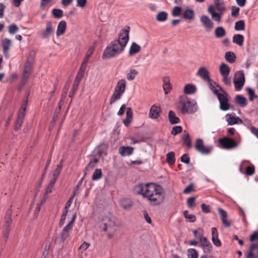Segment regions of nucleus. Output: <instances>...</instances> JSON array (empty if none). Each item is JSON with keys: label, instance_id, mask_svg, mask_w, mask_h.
<instances>
[{"label": "nucleus", "instance_id": "obj_1", "mask_svg": "<svg viewBox=\"0 0 258 258\" xmlns=\"http://www.w3.org/2000/svg\"><path fill=\"white\" fill-rule=\"evenodd\" d=\"M147 186L145 199L149 202L150 204L152 206H158L163 203L165 192L162 186L154 182L147 183Z\"/></svg>", "mask_w": 258, "mask_h": 258}, {"label": "nucleus", "instance_id": "obj_2", "mask_svg": "<svg viewBox=\"0 0 258 258\" xmlns=\"http://www.w3.org/2000/svg\"><path fill=\"white\" fill-rule=\"evenodd\" d=\"M177 108L182 114H192L197 111L198 106L194 100L186 96H181L177 104Z\"/></svg>", "mask_w": 258, "mask_h": 258}, {"label": "nucleus", "instance_id": "obj_3", "mask_svg": "<svg viewBox=\"0 0 258 258\" xmlns=\"http://www.w3.org/2000/svg\"><path fill=\"white\" fill-rule=\"evenodd\" d=\"M124 49L118 41H112L105 49L102 58L104 59L114 57L121 53Z\"/></svg>", "mask_w": 258, "mask_h": 258}, {"label": "nucleus", "instance_id": "obj_4", "mask_svg": "<svg viewBox=\"0 0 258 258\" xmlns=\"http://www.w3.org/2000/svg\"><path fill=\"white\" fill-rule=\"evenodd\" d=\"M217 86L222 92V93H220L219 91H215V95L217 96L220 102V108L223 111H227L230 108V105L228 102V93L219 85H217Z\"/></svg>", "mask_w": 258, "mask_h": 258}, {"label": "nucleus", "instance_id": "obj_5", "mask_svg": "<svg viewBox=\"0 0 258 258\" xmlns=\"http://www.w3.org/2000/svg\"><path fill=\"white\" fill-rule=\"evenodd\" d=\"M126 87V81L122 79L117 83L114 92L110 97V104H113L116 101L120 99L124 93Z\"/></svg>", "mask_w": 258, "mask_h": 258}, {"label": "nucleus", "instance_id": "obj_6", "mask_svg": "<svg viewBox=\"0 0 258 258\" xmlns=\"http://www.w3.org/2000/svg\"><path fill=\"white\" fill-rule=\"evenodd\" d=\"M249 239L251 241L257 240V242L250 244L247 252L246 258H258V231H254L250 236Z\"/></svg>", "mask_w": 258, "mask_h": 258}, {"label": "nucleus", "instance_id": "obj_7", "mask_svg": "<svg viewBox=\"0 0 258 258\" xmlns=\"http://www.w3.org/2000/svg\"><path fill=\"white\" fill-rule=\"evenodd\" d=\"M12 210L11 208L8 209L5 217V223L3 228V233L5 242H7L10 232V226L12 223Z\"/></svg>", "mask_w": 258, "mask_h": 258}, {"label": "nucleus", "instance_id": "obj_8", "mask_svg": "<svg viewBox=\"0 0 258 258\" xmlns=\"http://www.w3.org/2000/svg\"><path fill=\"white\" fill-rule=\"evenodd\" d=\"M130 31V27L128 25L124 26L118 34V39L114 41H118L119 45L124 49L126 46L129 40V33Z\"/></svg>", "mask_w": 258, "mask_h": 258}, {"label": "nucleus", "instance_id": "obj_9", "mask_svg": "<svg viewBox=\"0 0 258 258\" xmlns=\"http://www.w3.org/2000/svg\"><path fill=\"white\" fill-rule=\"evenodd\" d=\"M200 233H199V239L201 243V246L203 249L204 252L210 254L212 250V245L206 237L203 236L204 230L200 229Z\"/></svg>", "mask_w": 258, "mask_h": 258}, {"label": "nucleus", "instance_id": "obj_10", "mask_svg": "<svg viewBox=\"0 0 258 258\" xmlns=\"http://www.w3.org/2000/svg\"><path fill=\"white\" fill-rule=\"evenodd\" d=\"M233 82L236 90H241L245 83L244 74L243 71H237L235 73Z\"/></svg>", "mask_w": 258, "mask_h": 258}, {"label": "nucleus", "instance_id": "obj_11", "mask_svg": "<svg viewBox=\"0 0 258 258\" xmlns=\"http://www.w3.org/2000/svg\"><path fill=\"white\" fill-rule=\"evenodd\" d=\"M195 149L202 154L208 155L212 152L213 147L212 146L206 147L204 145L202 139H197L195 144Z\"/></svg>", "mask_w": 258, "mask_h": 258}, {"label": "nucleus", "instance_id": "obj_12", "mask_svg": "<svg viewBox=\"0 0 258 258\" xmlns=\"http://www.w3.org/2000/svg\"><path fill=\"white\" fill-rule=\"evenodd\" d=\"M218 142L225 149H231L238 146V144L233 139L227 137L219 139Z\"/></svg>", "mask_w": 258, "mask_h": 258}, {"label": "nucleus", "instance_id": "obj_13", "mask_svg": "<svg viewBox=\"0 0 258 258\" xmlns=\"http://www.w3.org/2000/svg\"><path fill=\"white\" fill-rule=\"evenodd\" d=\"M200 21L207 32H209L212 30L214 27V23L208 16L202 15L200 18Z\"/></svg>", "mask_w": 258, "mask_h": 258}, {"label": "nucleus", "instance_id": "obj_14", "mask_svg": "<svg viewBox=\"0 0 258 258\" xmlns=\"http://www.w3.org/2000/svg\"><path fill=\"white\" fill-rule=\"evenodd\" d=\"M218 212L220 215V219L224 227L228 228L231 225V222L227 220V213L221 208H218Z\"/></svg>", "mask_w": 258, "mask_h": 258}, {"label": "nucleus", "instance_id": "obj_15", "mask_svg": "<svg viewBox=\"0 0 258 258\" xmlns=\"http://www.w3.org/2000/svg\"><path fill=\"white\" fill-rule=\"evenodd\" d=\"M147 183H140L134 186L133 192L136 195H141L145 198V192L147 189Z\"/></svg>", "mask_w": 258, "mask_h": 258}, {"label": "nucleus", "instance_id": "obj_16", "mask_svg": "<svg viewBox=\"0 0 258 258\" xmlns=\"http://www.w3.org/2000/svg\"><path fill=\"white\" fill-rule=\"evenodd\" d=\"M161 112L160 107L156 105H153L150 109L149 116L152 119H157L159 117Z\"/></svg>", "mask_w": 258, "mask_h": 258}, {"label": "nucleus", "instance_id": "obj_17", "mask_svg": "<svg viewBox=\"0 0 258 258\" xmlns=\"http://www.w3.org/2000/svg\"><path fill=\"white\" fill-rule=\"evenodd\" d=\"M12 45V41L8 38H4L2 41V45L3 47V52L5 56L8 57L9 56V50Z\"/></svg>", "mask_w": 258, "mask_h": 258}, {"label": "nucleus", "instance_id": "obj_18", "mask_svg": "<svg viewBox=\"0 0 258 258\" xmlns=\"http://www.w3.org/2000/svg\"><path fill=\"white\" fill-rule=\"evenodd\" d=\"M53 33L54 29L52 22L51 21L47 22L46 28L41 34L42 37L44 38H48Z\"/></svg>", "mask_w": 258, "mask_h": 258}, {"label": "nucleus", "instance_id": "obj_19", "mask_svg": "<svg viewBox=\"0 0 258 258\" xmlns=\"http://www.w3.org/2000/svg\"><path fill=\"white\" fill-rule=\"evenodd\" d=\"M197 75L201 77L204 80L210 82L211 79L210 77V74L208 70L205 67H201L197 73Z\"/></svg>", "mask_w": 258, "mask_h": 258}, {"label": "nucleus", "instance_id": "obj_20", "mask_svg": "<svg viewBox=\"0 0 258 258\" xmlns=\"http://www.w3.org/2000/svg\"><path fill=\"white\" fill-rule=\"evenodd\" d=\"M134 148L131 146H121L118 150L119 153L122 157L130 156L133 153Z\"/></svg>", "mask_w": 258, "mask_h": 258}, {"label": "nucleus", "instance_id": "obj_21", "mask_svg": "<svg viewBox=\"0 0 258 258\" xmlns=\"http://www.w3.org/2000/svg\"><path fill=\"white\" fill-rule=\"evenodd\" d=\"M212 240L213 244L216 246H220L221 245V242L218 237V232L217 229L215 227L212 228Z\"/></svg>", "mask_w": 258, "mask_h": 258}, {"label": "nucleus", "instance_id": "obj_22", "mask_svg": "<svg viewBox=\"0 0 258 258\" xmlns=\"http://www.w3.org/2000/svg\"><path fill=\"white\" fill-rule=\"evenodd\" d=\"M67 23L64 20H61L58 23L57 27L56 34L57 36L63 35L66 30Z\"/></svg>", "mask_w": 258, "mask_h": 258}, {"label": "nucleus", "instance_id": "obj_23", "mask_svg": "<svg viewBox=\"0 0 258 258\" xmlns=\"http://www.w3.org/2000/svg\"><path fill=\"white\" fill-rule=\"evenodd\" d=\"M133 110L131 107L126 108V117L123 120V122L126 126H128L133 120Z\"/></svg>", "mask_w": 258, "mask_h": 258}, {"label": "nucleus", "instance_id": "obj_24", "mask_svg": "<svg viewBox=\"0 0 258 258\" xmlns=\"http://www.w3.org/2000/svg\"><path fill=\"white\" fill-rule=\"evenodd\" d=\"M163 89L165 94H168L172 89L171 84L170 82V79L168 77H164L163 78Z\"/></svg>", "mask_w": 258, "mask_h": 258}, {"label": "nucleus", "instance_id": "obj_25", "mask_svg": "<svg viewBox=\"0 0 258 258\" xmlns=\"http://www.w3.org/2000/svg\"><path fill=\"white\" fill-rule=\"evenodd\" d=\"M226 117L228 124L233 125L242 123V119L239 117L231 116L230 114H227L226 115Z\"/></svg>", "mask_w": 258, "mask_h": 258}, {"label": "nucleus", "instance_id": "obj_26", "mask_svg": "<svg viewBox=\"0 0 258 258\" xmlns=\"http://www.w3.org/2000/svg\"><path fill=\"white\" fill-rule=\"evenodd\" d=\"M234 101L241 107H244L247 104L246 98L241 95H237L234 98Z\"/></svg>", "mask_w": 258, "mask_h": 258}, {"label": "nucleus", "instance_id": "obj_27", "mask_svg": "<svg viewBox=\"0 0 258 258\" xmlns=\"http://www.w3.org/2000/svg\"><path fill=\"white\" fill-rule=\"evenodd\" d=\"M209 13L211 15L212 18L215 21L219 23L221 21V18L219 15L215 12V9L213 5H210L208 10Z\"/></svg>", "mask_w": 258, "mask_h": 258}, {"label": "nucleus", "instance_id": "obj_28", "mask_svg": "<svg viewBox=\"0 0 258 258\" xmlns=\"http://www.w3.org/2000/svg\"><path fill=\"white\" fill-rule=\"evenodd\" d=\"M120 206L125 210H130L133 206V202L130 199H123L119 201Z\"/></svg>", "mask_w": 258, "mask_h": 258}, {"label": "nucleus", "instance_id": "obj_29", "mask_svg": "<svg viewBox=\"0 0 258 258\" xmlns=\"http://www.w3.org/2000/svg\"><path fill=\"white\" fill-rule=\"evenodd\" d=\"M25 116L23 114V113H19L14 127L15 131H18L21 128Z\"/></svg>", "mask_w": 258, "mask_h": 258}, {"label": "nucleus", "instance_id": "obj_30", "mask_svg": "<svg viewBox=\"0 0 258 258\" xmlns=\"http://www.w3.org/2000/svg\"><path fill=\"white\" fill-rule=\"evenodd\" d=\"M72 229V228L68 227L66 226L63 227L60 233V238L62 243H63L65 240L69 236L70 231Z\"/></svg>", "mask_w": 258, "mask_h": 258}, {"label": "nucleus", "instance_id": "obj_31", "mask_svg": "<svg viewBox=\"0 0 258 258\" xmlns=\"http://www.w3.org/2000/svg\"><path fill=\"white\" fill-rule=\"evenodd\" d=\"M219 71L221 76L229 75L230 69V67L226 63L222 62L219 67Z\"/></svg>", "mask_w": 258, "mask_h": 258}, {"label": "nucleus", "instance_id": "obj_32", "mask_svg": "<svg viewBox=\"0 0 258 258\" xmlns=\"http://www.w3.org/2000/svg\"><path fill=\"white\" fill-rule=\"evenodd\" d=\"M141 49V46L139 45L135 42H133L132 45L130 47L129 55L131 56L134 55V54L140 52Z\"/></svg>", "mask_w": 258, "mask_h": 258}, {"label": "nucleus", "instance_id": "obj_33", "mask_svg": "<svg viewBox=\"0 0 258 258\" xmlns=\"http://www.w3.org/2000/svg\"><path fill=\"white\" fill-rule=\"evenodd\" d=\"M244 36L241 34H235L233 36L232 41L234 43L242 46L243 44Z\"/></svg>", "mask_w": 258, "mask_h": 258}, {"label": "nucleus", "instance_id": "obj_34", "mask_svg": "<svg viewBox=\"0 0 258 258\" xmlns=\"http://www.w3.org/2000/svg\"><path fill=\"white\" fill-rule=\"evenodd\" d=\"M50 159H49L47 160V163L46 164V165H45V167L44 169V171H43V173L42 175V177L40 180V182H39V185L38 186V187H37L36 189V192H35V196H37L38 192L39 191V189H40V187H41V185H42V183L43 182V178L45 175V174L47 172V168L49 165V164H50Z\"/></svg>", "mask_w": 258, "mask_h": 258}, {"label": "nucleus", "instance_id": "obj_35", "mask_svg": "<svg viewBox=\"0 0 258 258\" xmlns=\"http://www.w3.org/2000/svg\"><path fill=\"white\" fill-rule=\"evenodd\" d=\"M225 58L227 61L232 63L235 61L236 56L233 52L227 51L225 53Z\"/></svg>", "mask_w": 258, "mask_h": 258}, {"label": "nucleus", "instance_id": "obj_36", "mask_svg": "<svg viewBox=\"0 0 258 258\" xmlns=\"http://www.w3.org/2000/svg\"><path fill=\"white\" fill-rule=\"evenodd\" d=\"M107 146L105 144H102L98 146L97 148V155L101 156L103 155L106 156L107 155Z\"/></svg>", "mask_w": 258, "mask_h": 258}, {"label": "nucleus", "instance_id": "obj_37", "mask_svg": "<svg viewBox=\"0 0 258 258\" xmlns=\"http://www.w3.org/2000/svg\"><path fill=\"white\" fill-rule=\"evenodd\" d=\"M168 118L172 124L178 123L180 121L179 118L176 116L174 112L171 110L169 111L168 113Z\"/></svg>", "mask_w": 258, "mask_h": 258}, {"label": "nucleus", "instance_id": "obj_38", "mask_svg": "<svg viewBox=\"0 0 258 258\" xmlns=\"http://www.w3.org/2000/svg\"><path fill=\"white\" fill-rule=\"evenodd\" d=\"M196 87L192 84H186L184 88V93L185 94H192L196 92Z\"/></svg>", "mask_w": 258, "mask_h": 258}, {"label": "nucleus", "instance_id": "obj_39", "mask_svg": "<svg viewBox=\"0 0 258 258\" xmlns=\"http://www.w3.org/2000/svg\"><path fill=\"white\" fill-rule=\"evenodd\" d=\"M116 226L115 222L114 221H112L109 219L108 221V223H105L104 224L103 230L104 231H107L108 229H111L113 231H115V227Z\"/></svg>", "mask_w": 258, "mask_h": 258}, {"label": "nucleus", "instance_id": "obj_40", "mask_svg": "<svg viewBox=\"0 0 258 258\" xmlns=\"http://www.w3.org/2000/svg\"><path fill=\"white\" fill-rule=\"evenodd\" d=\"M182 141L184 145L187 148H190L191 147V141L190 136L188 134H184L182 136Z\"/></svg>", "mask_w": 258, "mask_h": 258}, {"label": "nucleus", "instance_id": "obj_41", "mask_svg": "<svg viewBox=\"0 0 258 258\" xmlns=\"http://www.w3.org/2000/svg\"><path fill=\"white\" fill-rule=\"evenodd\" d=\"M70 83L66 84L64 86L62 89V92L61 95V98L60 100L59 101V102L63 103V101L66 98L68 90L70 88Z\"/></svg>", "mask_w": 258, "mask_h": 258}, {"label": "nucleus", "instance_id": "obj_42", "mask_svg": "<svg viewBox=\"0 0 258 258\" xmlns=\"http://www.w3.org/2000/svg\"><path fill=\"white\" fill-rule=\"evenodd\" d=\"M63 105L62 103L58 102V106L55 109L54 111V114L53 115L52 118V122H55L58 118V115L59 114L60 111L61 109L62 106Z\"/></svg>", "mask_w": 258, "mask_h": 258}, {"label": "nucleus", "instance_id": "obj_43", "mask_svg": "<svg viewBox=\"0 0 258 258\" xmlns=\"http://www.w3.org/2000/svg\"><path fill=\"white\" fill-rule=\"evenodd\" d=\"M226 35V31L222 27H217L215 31V35L217 38H221Z\"/></svg>", "mask_w": 258, "mask_h": 258}, {"label": "nucleus", "instance_id": "obj_44", "mask_svg": "<svg viewBox=\"0 0 258 258\" xmlns=\"http://www.w3.org/2000/svg\"><path fill=\"white\" fill-rule=\"evenodd\" d=\"M183 16L186 19L191 20L195 17L194 11L191 9H186L184 12Z\"/></svg>", "mask_w": 258, "mask_h": 258}, {"label": "nucleus", "instance_id": "obj_45", "mask_svg": "<svg viewBox=\"0 0 258 258\" xmlns=\"http://www.w3.org/2000/svg\"><path fill=\"white\" fill-rule=\"evenodd\" d=\"M166 160L169 165H173L174 164L175 161L174 153L173 152H170L168 153L166 155Z\"/></svg>", "mask_w": 258, "mask_h": 258}, {"label": "nucleus", "instance_id": "obj_46", "mask_svg": "<svg viewBox=\"0 0 258 258\" xmlns=\"http://www.w3.org/2000/svg\"><path fill=\"white\" fill-rule=\"evenodd\" d=\"M102 177V172L101 169H96L93 173L92 179L94 181H96Z\"/></svg>", "mask_w": 258, "mask_h": 258}, {"label": "nucleus", "instance_id": "obj_47", "mask_svg": "<svg viewBox=\"0 0 258 258\" xmlns=\"http://www.w3.org/2000/svg\"><path fill=\"white\" fill-rule=\"evenodd\" d=\"M57 179L52 177V178L49 181V184H48L46 189V195L49 194L52 192V190L54 187V185Z\"/></svg>", "mask_w": 258, "mask_h": 258}, {"label": "nucleus", "instance_id": "obj_48", "mask_svg": "<svg viewBox=\"0 0 258 258\" xmlns=\"http://www.w3.org/2000/svg\"><path fill=\"white\" fill-rule=\"evenodd\" d=\"M234 29L236 31H241L245 29V23L244 20H239L235 24Z\"/></svg>", "mask_w": 258, "mask_h": 258}, {"label": "nucleus", "instance_id": "obj_49", "mask_svg": "<svg viewBox=\"0 0 258 258\" xmlns=\"http://www.w3.org/2000/svg\"><path fill=\"white\" fill-rule=\"evenodd\" d=\"M36 52L34 50L30 51L26 63L33 64L36 56Z\"/></svg>", "mask_w": 258, "mask_h": 258}, {"label": "nucleus", "instance_id": "obj_50", "mask_svg": "<svg viewBox=\"0 0 258 258\" xmlns=\"http://www.w3.org/2000/svg\"><path fill=\"white\" fill-rule=\"evenodd\" d=\"M168 14L165 12H159L156 16V20L159 22L165 21L167 19Z\"/></svg>", "mask_w": 258, "mask_h": 258}, {"label": "nucleus", "instance_id": "obj_51", "mask_svg": "<svg viewBox=\"0 0 258 258\" xmlns=\"http://www.w3.org/2000/svg\"><path fill=\"white\" fill-rule=\"evenodd\" d=\"M187 255L188 258H198L199 254L196 249L189 248L187 250Z\"/></svg>", "mask_w": 258, "mask_h": 258}, {"label": "nucleus", "instance_id": "obj_52", "mask_svg": "<svg viewBox=\"0 0 258 258\" xmlns=\"http://www.w3.org/2000/svg\"><path fill=\"white\" fill-rule=\"evenodd\" d=\"M183 215L184 217L187 219L189 222H195L196 221V216L192 214L189 215L188 211L187 210L183 212Z\"/></svg>", "mask_w": 258, "mask_h": 258}, {"label": "nucleus", "instance_id": "obj_53", "mask_svg": "<svg viewBox=\"0 0 258 258\" xmlns=\"http://www.w3.org/2000/svg\"><path fill=\"white\" fill-rule=\"evenodd\" d=\"M215 10L217 9L222 10L224 8H226L224 0H214Z\"/></svg>", "mask_w": 258, "mask_h": 258}, {"label": "nucleus", "instance_id": "obj_54", "mask_svg": "<svg viewBox=\"0 0 258 258\" xmlns=\"http://www.w3.org/2000/svg\"><path fill=\"white\" fill-rule=\"evenodd\" d=\"M52 14L55 18H60L63 16V11L59 9H53Z\"/></svg>", "mask_w": 258, "mask_h": 258}, {"label": "nucleus", "instance_id": "obj_55", "mask_svg": "<svg viewBox=\"0 0 258 258\" xmlns=\"http://www.w3.org/2000/svg\"><path fill=\"white\" fill-rule=\"evenodd\" d=\"M80 82H79L75 80L73 83V86L72 87L71 90L69 93V97L72 98L74 95L76 91L78 89V87L79 85Z\"/></svg>", "mask_w": 258, "mask_h": 258}, {"label": "nucleus", "instance_id": "obj_56", "mask_svg": "<svg viewBox=\"0 0 258 258\" xmlns=\"http://www.w3.org/2000/svg\"><path fill=\"white\" fill-rule=\"evenodd\" d=\"M62 160L61 161L60 163L57 165V167L55 169L54 172L53 174V177L57 179L59 177V174L61 171L62 165Z\"/></svg>", "mask_w": 258, "mask_h": 258}, {"label": "nucleus", "instance_id": "obj_57", "mask_svg": "<svg viewBox=\"0 0 258 258\" xmlns=\"http://www.w3.org/2000/svg\"><path fill=\"white\" fill-rule=\"evenodd\" d=\"M138 74V72L136 70L131 69L130 73L127 75L126 78L128 80L132 81L135 79Z\"/></svg>", "mask_w": 258, "mask_h": 258}, {"label": "nucleus", "instance_id": "obj_58", "mask_svg": "<svg viewBox=\"0 0 258 258\" xmlns=\"http://www.w3.org/2000/svg\"><path fill=\"white\" fill-rule=\"evenodd\" d=\"M182 131L181 126H175L172 127L171 131V134L174 136L177 135L178 134L180 133Z\"/></svg>", "mask_w": 258, "mask_h": 258}, {"label": "nucleus", "instance_id": "obj_59", "mask_svg": "<svg viewBox=\"0 0 258 258\" xmlns=\"http://www.w3.org/2000/svg\"><path fill=\"white\" fill-rule=\"evenodd\" d=\"M182 9L180 7L175 6L173 8L172 11V15L173 16H179L181 13Z\"/></svg>", "mask_w": 258, "mask_h": 258}, {"label": "nucleus", "instance_id": "obj_60", "mask_svg": "<svg viewBox=\"0 0 258 258\" xmlns=\"http://www.w3.org/2000/svg\"><path fill=\"white\" fill-rule=\"evenodd\" d=\"M19 30L18 27L15 24L9 26V32L11 34L16 33Z\"/></svg>", "mask_w": 258, "mask_h": 258}, {"label": "nucleus", "instance_id": "obj_61", "mask_svg": "<svg viewBox=\"0 0 258 258\" xmlns=\"http://www.w3.org/2000/svg\"><path fill=\"white\" fill-rule=\"evenodd\" d=\"M255 169L253 165L248 166L245 169V174L247 175H252L254 173Z\"/></svg>", "mask_w": 258, "mask_h": 258}, {"label": "nucleus", "instance_id": "obj_62", "mask_svg": "<svg viewBox=\"0 0 258 258\" xmlns=\"http://www.w3.org/2000/svg\"><path fill=\"white\" fill-rule=\"evenodd\" d=\"M196 198L195 197H190L187 200V205L188 207L192 209L195 205Z\"/></svg>", "mask_w": 258, "mask_h": 258}, {"label": "nucleus", "instance_id": "obj_63", "mask_svg": "<svg viewBox=\"0 0 258 258\" xmlns=\"http://www.w3.org/2000/svg\"><path fill=\"white\" fill-rule=\"evenodd\" d=\"M98 162H99V160L96 158H94L91 159L90 160L89 163H88L86 168H93V167H94L95 165L96 164H97V163H98Z\"/></svg>", "mask_w": 258, "mask_h": 258}, {"label": "nucleus", "instance_id": "obj_64", "mask_svg": "<svg viewBox=\"0 0 258 258\" xmlns=\"http://www.w3.org/2000/svg\"><path fill=\"white\" fill-rule=\"evenodd\" d=\"M32 71V64L26 63L23 72L28 74H31Z\"/></svg>", "mask_w": 258, "mask_h": 258}]
</instances>
